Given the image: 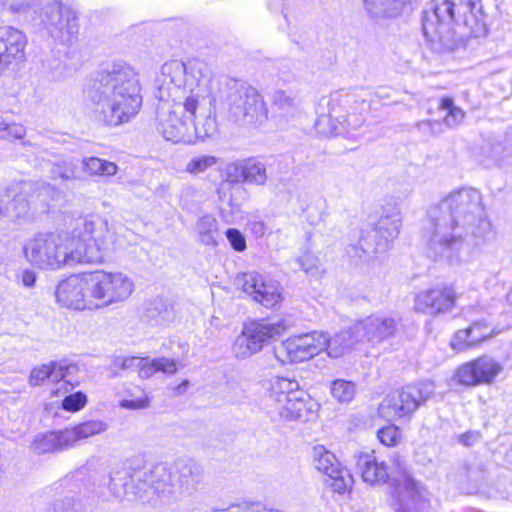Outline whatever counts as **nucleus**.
<instances>
[{
    "mask_svg": "<svg viewBox=\"0 0 512 512\" xmlns=\"http://www.w3.org/2000/svg\"><path fill=\"white\" fill-rule=\"evenodd\" d=\"M422 238L433 259H452L464 245H481L494 238L485 217L481 194L473 188L451 192L427 213Z\"/></svg>",
    "mask_w": 512,
    "mask_h": 512,
    "instance_id": "1",
    "label": "nucleus"
},
{
    "mask_svg": "<svg viewBox=\"0 0 512 512\" xmlns=\"http://www.w3.org/2000/svg\"><path fill=\"white\" fill-rule=\"evenodd\" d=\"M204 64L171 60L164 63L155 79L156 128L173 143L191 142V120L210 96L211 79L203 74Z\"/></svg>",
    "mask_w": 512,
    "mask_h": 512,
    "instance_id": "2",
    "label": "nucleus"
},
{
    "mask_svg": "<svg viewBox=\"0 0 512 512\" xmlns=\"http://www.w3.org/2000/svg\"><path fill=\"white\" fill-rule=\"evenodd\" d=\"M122 244L106 219L85 215L75 219L65 237L54 233H38L24 245L26 260L44 270H57L78 263H101Z\"/></svg>",
    "mask_w": 512,
    "mask_h": 512,
    "instance_id": "3",
    "label": "nucleus"
},
{
    "mask_svg": "<svg viewBox=\"0 0 512 512\" xmlns=\"http://www.w3.org/2000/svg\"><path fill=\"white\" fill-rule=\"evenodd\" d=\"M138 72L125 62H114L97 72L85 90L96 121L118 127L137 116L143 97Z\"/></svg>",
    "mask_w": 512,
    "mask_h": 512,
    "instance_id": "4",
    "label": "nucleus"
},
{
    "mask_svg": "<svg viewBox=\"0 0 512 512\" xmlns=\"http://www.w3.org/2000/svg\"><path fill=\"white\" fill-rule=\"evenodd\" d=\"M424 36L431 43L450 49L455 36L480 37L486 35L485 14L481 0H436L424 11Z\"/></svg>",
    "mask_w": 512,
    "mask_h": 512,
    "instance_id": "5",
    "label": "nucleus"
},
{
    "mask_svg": "<svg viewBox=\"0 0 512 512\" xmlns=\"http://www.w3.org/2000/svg\"><path fill=\"white\" fill-rule=\"evenodd\" d=\"M2 7L19 19L69 41L78 32L76 12L62 0H2Z\"/></svg>",
    "mask_w": 512,
    "mask_h": 512,
    "instance_id": "6",
    "label": "nucleus"
},
{
    "mask_svg": "<svg viewBox=\"0 0 512 512\" xmlns=\"http://www.w3.org/2000/svg\"><path fill=\"white\" fill-rule=\"evenodd\" d=\"M107 487L113 498L134 501L143 500L150 490L157 494L172 493L175 486L171 465L161 462L149 468L115 467Z\"/></svg>",
    "mask_w": 512,
    "mask_h": 512,
    "instance_id": "7",
    "label": "nucleus"
},
{
    "mask_svg": "<svg viewBox=\"0 0 512 512\" xmlns=\"http://www.w3.org/2000/svg\"><path fill=\"white\" fill-rule=\"evenodd\" d=\"M401 218L397 210L382 215L377 223L366 225L360 230L356 242L346 247L347 256L355 264L377 258V254L386 252L400 232Z\"/></svg>",
    "mask_w": 512,
    "mask_h": 512,
    "instance_id": "8",
    "label": "nucleus"
},
{
    "mask_svg": "<svg viewBox=\"0 0 512 512\" xmlns=\"http://www.w3.org/2000/svg\"><path fill=\"white\" fill-rule=\"evenodd\" d=\"M219 99L229 118L235 122L261 124L267 118L268 110L262 96L245 82L227 80L219 91Z\"/></svg>",
    "mask_w": 512,
    "mask_h": 512,
    "instance_id": "9",
    "label": "nucleus"
},
{
    "mask_svg": "<svg viewBox=\"0 0 512 512\" xmlns=\"http://www.w3.org/2000/svg\"><path fill=\"white\" fill-rule=\"evenodd\" d=\"M304 391L296 380L276 377L270 381L267 394V407L272 417L284 421L306 419L309 410Z\"/></svg>",
    "mask_w": 512,
    "mask_h": 512,
    "instance_id": "10",
    "label": "nucleus"
},
{
    "mask_svg": "<svg viewBox=\"0 0 512 512\" xmlns=\"http://www.w3.org/2000/svg\"><path fill=\"white\" fill-rule=\"evenodd\" d=\"M358 102L356 94L350 92H335L331 94L328 102V113L318 115L315 128L324 136H335L345 130L356 129L360 126L355 115V104Z\"/></svg>",
    "mask_w": 512,
    "mask_h": 512,
    "instance_id": "11",
    "label": "nucleus"
},
{
    "mask_svg": "<svg viewBox=\"0 0 512 512\" xmlns=\"http://www.w3.org/2000/svg\"><path fill=\"white\" fill-rule=\"evenodd\" d=\"M88 276L95 310L125 301L134 290L133 281L122 272L96 270Z\"/></svg>",
    "mask_w": 512,
    "mask_h": 512,
    "instance_id": "12",
    "label": "nucleus"
},
{
    "mask_svg": "<svg viewBox=\"0 0 512 512\" xmlns=\"http://www.w3.org/2000/svg\"><path fill=\"white\" fill-rule=\"evenodd\" d=\"M434 389L435 386L431 381L407 385L397 394L385 397L379 406V413L391 418L408 416L433 395Z\"/></svg>",
    "mask_w": 512,
    "mask_h": 512,
    "instance_id": "13",
    "label": "nucleus"
},
{
    "mask_svg": "<svg viewBox=\"0 0 512 512\" xmlns=\"http://www.w3.org/2000/svg\"><path fill=\"white\" fill-rule=\"evenodd\" d=\"M483 314L488 313L482 311V307L479 310L474 307L467 310L466 315L470 317V324L467 328L460 329L454 333L450 341V345L454 350L463 352L479 347L500 333L486 317H475Z\"/></svg>",
    "mask_w": 512,
    "mask_h": 512,
    "instance_id": "14",
    "label": "nucleus"
},
{
    "mask_svg": "<svg viewBox=\"0 0 512 512\" xmlns=\"http://www.w3.org/2000/svg\"><path fill=\"white\" fill-rule=\"evenodd\" d=\"M235 285L266 308H273L282 300L279 283L257 272L238 274L235 278Z\"/></svg>",
    "mask_w": 512,
    "mask_h": 512,
    "instance_id": "15",
    "label": "nucleus"
},
{
    "mask_svg": "<svg viewBox=\"0 0 512 512\" xmlns=\"http://www.w3.org/2000/svg\"><path fill=\"white\" fill-rule=\"evenodd\" d=\"M312 457L314 467L325 475V484L333 492L343 494L352 487L353 477L350 471L340 464L332 452L322 445H317L313 447Z\"/></svg>",
    "mask_w": 512,
    "mask_h": 512,
    "instance_id": "16",
    "label": "nucleus"
},
{
    "mask_svg": "<svg viewBox=\"0 0 512 512\" xmlns=\"http://www.w3.org/2000/svg\"><path fill=\"white\" fill-rule=\"evenodd\" d=\"M503 370L502 363L489 355H482L459 366L455 371L454 379L467 387L490 385Z\"/></svg>",
    "mask_w": 512,
    "mask_h": 512,
    "instance_id": "17",
    "label": "nucleus"
},
{
    "mask_svg": "<svg viewBox=\"0 0 512 512\" xmlns=\"http://www.w3.org/2000/svg\"><path fill=\"white\" fill-rule=\"evenodd\" d=\"M88 273L71 275L62 280L56 289L57 302L74 310H95L91 298Z\"/></svg>",
    "mask_w": 512,
    "mask_h": 512,
    "instance_id": "18",
    "label": "nucleus"
},
{
    "mask_svg": "<svg viewBox=\"0 0 512 512\" xmlns=\"http://www.w3.org/2000/svg\"><path fill=\"white\" fill-rule=\"evenodd\" d=\"M323 343L317 339V331L294 336L275 347L274 356L282 364L303 362L318 355Z\"/></svg>",
    "mask_w": 512,
    "mask_h": 512,
    "instance_id": "19",
    "label": "nucleus"
},
{
    "mask_svg": "<svg viewBox=\"0 0 512 512\" xmlns=\"http://www.w3.org/2000/svg\"><path fill=\"white\" fill-rule=\"evenodd\" d=\"M457 299L453 285L437 284L422 290L414 298V309L430 316H437L451 311Z\"/></svg>",
    "mask_w": 512,
    "mask_h": 512,
    "instance_id": "20",
    "label": "nucleus"
},
{
    "mask_svg": "<svg viewBox=\"0 0 512 512\" xmlns=\"http://www.w3.org/2000/svg\"><path fill=\"white\" fill-rule=\"evenodd\" d=\"M26 46L27 37L23 31L12 26L0 27V75L25 61Z\"/></svg>",
    "mask_w": 512,
    "mask_h": 512,
    "instance_id": "21",
    "label": "nucleus"
},
{
    "mask_svg": "<svg viewBox=\"0 0 512 512\" xmlns=\"http://www.w3.org/2000/svg\"><path fill=\"white\" fill-rule=\"evenodd\" d=\"M397 329L398 321L396 319L382 315H371L354 324L357 339L374 344L394 336Z\"/></svg>",
    "mask_w": 512,
    "mask_h": 512,
    "instance_id": "22",
    "label": "nucleus"
},
{
    "mask_svg": "<svg viewBox=\"0 0 512 512\" xmlns=\"http://www.w3.org/2000/svg\"><path fill=\"white\" fill-rule=\"evenodd\" d=\"M357 467L361 473L363 481L370 485L383 484L390 478L393 484L398 487V497L404 490V477L407 476L413 480L400 465L399 476L397 478L391 476L387 471L386 465L383 462H378L375 456L371 454L361 455L357 461Z\"/></svg>",
    "mask_w": 512,
    "mask_h": 512,
    "instance_id": "23",
    "label": "nucleus"
},
{
    "mask_svg": "<svg viewBox=\"0 0 512 512\" xmlns=\"http://www.w3.org/2000/svg\"><path fill=\"white\" fill-rule=\"evenodd\" d=\"M367 17L375 23L396 20L413 9L416 0H361Z\"/></svg>",
    "mask_w": 512,
    "mask_h": 512,
    "instance_id": "24",
    "label": "nucleus"
},
{
    "mask_svg": "<svg viewBox=\"0 0 512 512\" xmlns=\"http://www.w3.org/2000/svg\"><path fill=\"white\" fill-rule=\"evenodd\" d=\"M480 161L485 166L497 165L503 169H512V136L483 145Z\"/></svg>",
    "mask_w": 512,
    "mask_h": 512,
    "instance_id": "25",
    "label": "nucleus"
},
{
    "mask_svg": "<svg viewBox=\"0 0 512 512\" xmlns=\"http://www.w3.org/2000/svg\"><path fill=\"white\" fill-rule=\"evenodd\" d=\"M174 486L184 490L194 489L203 480V469L193 459L180 458L171 464Z\"/></svg>",
    "mask_w": 512,
    "mask_h": 512,
    "instance_id": "26",
    "label": "nucleus"
},
{
    "mask_svg": "<svg viewBox=\"0 0 512 512\" xmlns=\"http://www.w3.org/2000/svg\"><path fill=\"white\" fill-rule=\"evenodd\" d=\"M404 490L399 496L397 512H429L430 503L419 484L405 476Z\"/></svg>",
    "mask_w": 512,
    "mask_h": 512,
    "instance_id": "27",
    "label": "nucleus"
},
{
    "mask_svg": "<svg viewBox=\"0 0 512 512\" xmlns=\"http://www.w3.org/2000/svg\"><path fill=\"white\" fill-rule=\"evenodd\" d=\"M287 327L286 321L283 319H278L276 321L261 319L244 325V328L250 337L254 341L258 342L260 351L270 339L283 334Z\"/></svg>",
    "mask_w": 512,
    "mask_h": 512,
    "instance_id": "28",
    "label": "nucleus"
},
{
    "mask_svg": "<svg viewBox=\"0 0 512 512\" xmlns=\"http://www.w3.org/2000/svg\"><path fill=\"white\" fill-rule=\"evenodd\" d=\"M317 339L324 342L321 345V352L326 351L327 354L332 358H338L344 355L356 342L359 341L354 332V326L352 330H345L335 334L333 337H328L323 332H317Z\"/></svg>",
    "mask_w": 512,
    "mask_h": 512,
    "instance_id": "29",
    "label": "nucleus"
},
{
    "mask_svg": "<svg viewBox=\"0 0 512 512\" xmlns=\"http://www.w3.org/2000/svg\"><path fill=\"white\" fill-rule=\"evenodd\" d=\"M67 436L66 429L39 434L31 443V449L37 454L52 453L69 449L71 448V445L68 439H66Z\"/></svg>",
    "mask_w": 512,
    "mask_h": 512,
    "instance_id": "30",
    "label": "nucleus"
},
{
    "mask_svg": "<svg viewBox=\"0 0 512 512\" xmlns=\"http://www.w3.org/2000/svg\"><path fill=\"white\" fill-rule=\"evenodd\" d=\"M209 100L211 102H206V104L201 108L197 109V111L207 110L208 114L204 116H195L189 120L191 122V132L192 136L195 135L199 139H205L214 136L218 131V124L216 121L215 115L212 114L211 106L213 101L215 100L212 97V91L210 90Z\"/></svg>",
    "mask_w": 512,
    "mask_h": 512,
    "instance_id": "31",
    "label": "nucleus"
},
{
    "mask_svg": "<svg viewBox=\"0 0 512 512\" xmlns=\"http://www.w3.org/2000/svg\"><path fill=\"white\" fill-rule=\"evenodd\" d=\"M108 424L103 420L93 419L82 422L74 427L66 428V439L73 447L78 441L101 434L108 430Z\"/></svg>",
    "mask_w": 512,
    "mask_h": 512,
    "instance_id": "32",
    "label": "nucleus"
},
{
    "mask_svg": "<svg viewBox=\"0 0 512 512\" xmlns=\"http://www.w3.org/2000/svg\"><path fill=\"white\" fill-rule=\"evenodd\" d=\"M177 371V365L174 360L161 357L155 359L143 358L138 375L142 379H148L157 372L165 374H174Z\"/></svg>",
    "mask_w": 512,
    "mask_h": 512,
    "instance_id": "33",
    "label": "nucleus"
},
{
    "mask_svg": "<svg viewBox=\"0 0 512 512\" xmlns=\"http://www.w3.org/2000/svg\"><path fill=\"white\" fill-rule=\"evenodd\" d=\"M173 316L171 306L162 299H154L145 306L144 317L151 325H163Z\"/></svg>",
    "mask_w": 512,
    "mask_h": 512,
    "instance_id": "34",
    "label": "nucleus"
},
{
    "mask_svg": "<svg viewBox=\"0 0 512 512\" xmlns=\"http://www.w3.org/2000/svg\"><path fill=\"white\" fill-rule=\"evenodd\" d=\"M30 188V184L23 183L21 187H19V192L14 188H10L12 193L11 199L8 202L9 215L7 217L14 218H27L30 211V204L26 197V188Z\"/></svg>",
    "mask_w": 512,
    "mask_h": 512,
    "instance_id": "35",
    "label": "nucleus"
},
{
    "mask_svg": "<svg viewBox=\"0 0 512 512\" xmlns=\"http://www.w3.org/2000/svg\"><path fill=\"white\" fill-rule=\"evenodd\" d=\"M244 181L247 184L263 186L268 180L267 170L264 163L256 158L244 159Z\"/></svg>",
    "mask_w": 512,
    "mask_h": 512,
    "instance_id": "36",
    "label": "nucleus"
},
{
    "mask_svg": "<svg viewBox=\"0 0 512 512\" xmlns=\"http://www.w3.org/2000/svg\"><path fill=\"white\" fill-rule=\"evenodd\" d=\"M55 361L34 367L29 375L28 383L30 386H40L46 380L51 382H59L62 374L60 370H55Z\"/></svg>",
    "mask_w": 512,
    "mask_h": 512,
    "instance_id": "37",
    "label": "nucleus"
},
{
    "mask_svg": "<svg viewBox=\"0 0 512 512\" xmlns=\"http://www.w3.org/2000/svg\"><path fill=\"white\" fill-rule=\"evenodd\" d=\"M82 166L83 170L91 176H113L118 170V167L114 162L100 159L98 157L84 158Z\"/></svg>",
    "mask_w": 512,
    "mask_h": 512,
    "instance_id": "38",
    "label": "nucleus"
},
{
    "mask_svg": "<svg viewBox=\"0 0 512 512\" xmlns=\"http://www.w3.org/2000/svg\"><path fill=\"white\" fill-rule=\"evenodd\" d=\"M259 351L258 342L254 341L243 327L242 332L237 336L233 343V355L237 359H246Z\"/></svg>",
    "mask_w": 512,
    "mask_h": 512,
    "instance_id": "39",
    "label": "nucleus"
},
{
    "mask_svg": "<svg viewBox=\"0 0 512 512\" xmlns=\"http://www.w3.org/2000/svg\"><path fill=\"white\" fill-rule=\"evenodd\" d=\"M196 231L200 241L205 245H215V233L217 232V220L212 215H204L196 223Z\"/></svg>",
    "mask_w": 512,
    "mask_h": 512,
    "instance_id": "40",
    "label": "nucleus"
},
{
    "mask_svg": "<svg viewBox=\"0 0 512 512\" xmlns=\"http://www.w3.org/2000/svg\"><path fill=\"white\" fill-rule=\"evenodd\" d=\"M439 109L447 112L444 123L448 127H457L464 119V111L454 105V101L450 97H444L440 100Z\"/></svg>",
    "mask_w": 512,
    "mask_h": 512,
    "instance_id": "41",
    "label": "nucleus"
},
{
    "mask_svg": "<svg viewBox=\"0 0 512 512\" xmlns=\"http://www.w3.org/2000/svg\"><path fill=\"white\" fill-rule=\"evenodd\" d=\"M331 395L340 403H349L355 396L356 387L353 382L338 379L331 383Z\"/></svg>",
    "mask_w": 512,
    "mask_h": 512,
    "instance_id": "42",
    "label": "nucleus"
},
{
    "mask_svg": "<svg viewBox=\"0 0 512 512\" xmlns=\"http://www.w3.org/2000/svg\"><path fill=\"white\" fill-rule=\"evenodd\" d=\"M76 168L72 159H63L51 163L50 173L54 179L70 180L75 177Z\"/></svg>",
    "mask_w": 512,
    "mask_h": 512,
    "instance_id": "43",
    "label": "nucleus"
},
{
    "mask_svg": "<svg viewBox=\"0 0 512 512\" xmlns=\"http://www.w3.org/2000/svg\"><path fill=\"white\" fill-rule=\"evenodd\" d=\"M218 163V158L211 155H201L192 158L186 165V171L197 175L206 172Z\"/></svg>",
    "mask_w": 512,
    "mask_h": 512,
    "instance_id": "44",
    "label": "nucleus"
},
{
    "mask_svg": "<svg viewBox=\"0 0 512 512\" xmlns=\"http://www.w3.org/2000/svg\"><path fill=\"white\" fill-rule=\"evenodd\" d=\"M272 100L275 106L287 113H292L298 108V100L281 90L273 94Z\"/></svg>",
    "mask_w": 512,
    "mask_h": 512,
    "instance_id": "45",
    "label": "nucleus"
},
{
    "mask_svg": "<svg viewBox=\"0 0 512 512\" xmlns=\"http://www.w3.org/2000/svg\"><path fill=\"white\" fill-rule=\"evenodd\" d=\"M44 512H82L81 504L73 498L55 500Z\"/></svg>",
    "mask_w": 512,
    "mask_h": 512,
    "instance_id": "46",
    "label": "nucleus"
},
{
    "mask_svg": "<svg viewBox=\"0 0 512 512\" xmlns=\"http://www.w3.org/2000/svg\"><path fill=\"white\" fill-rule=\"evenodd\" d=\"M26 129L21 124L6 123L0 118V139H21L24 137Z\"/></svg>",
    "mask_w": 512,
    "mask_h": 512,
    "instance_id": "47",
    "label": "nucleus"
},
{
    "mask_svg": "<svg viewBox=\"0 0 512 512\" xmlns=\"http://www.w3.org/2000/svg\"><path fill=\"white\" fill-rule=\"evenodd\" d=\"M87 403V396L81 392H75L67 395L62 400V408L68 412H77L81 410Z\"/></svg>",
    "mask_w": 512,
    "mask_h": 512,
    "instance_id": "48",
    "label": "nucleus"
},
{
    "mask_svg": "<svg viewBox=\"0 0 512 512\" xmlns=\"http://www.w3.org/2000/svg\"><path fill=\"white\" fill-rule=\"evenodd\" d=\"M466 478L475 487H481L486 482V471L480 463H471L466 467Z\"/></svg>",
    "mask_w": 512,
    "mask_h": 512,
    "instance_id": "49",
    "label": "nucleus"
},
{
    "mask_svg": "<svg viewBox=\"0 0 512 512\" xmlns=\"http://www.w3.org/2000/svg\"><path fill=\"white\" fill-rule=\"evenodd\" d=\"M225 234L231 247L234 250L241 252L246 249V239L239 230L235 228H229Z\"/></svg>",
    "mask_w": 512,
    "mask_h": 512,
    "instance_id": "50",
    "label": "nucleus"
},
{
    "mask_svg": "<svg viewBox=\"0 0 512 512\" xmlns=\"http://www.w3.org/2000/svg\"><path fill=\"white\" fill-rule=\"evenodd\" d=\"M55 370H61L59 371L61 376V380H63L66 384H70L73 387V374L78 371V367L75 364H67L64 362H56L55 361Z\"/></svg>",
    "mask_w": 512,
    "mask_h": 512,
    "instance_id": "51",
    "label": "nucleus"
},
{
    "mask_svg": "<svg viewBox=\"0 0 512 512\" xmlns=\"http://www.w3.org/2000/svg\"><path fill=\"white\" fill-rule=\"evenodd\" d=\"M244 160L228 165L227 177L234 183H245Z\"/></svg>",
    "mask_w": 512,
    "mask_h": 512,
    "instance_id": "52",
    "label": "nucleus"
},
{
    "mask_svg": "<svg viewBox=\"0 0 512 512\" xmlns=\"http://www.w3.org/2000/svg\"><path fill=\"white\" fill-rule=\"evenodd\" d=\"M377 436L381 443L386 446H392L395 444L398 437V429L394 425H389L380 429Z\"/></svg>",
    "mask_w": 512,
    "mask_h": 512,
    "instance_id": "53",
    "label": "nucleus"
},
{
    "mask_svg": "<svg viewBox=\"0 0 512 512\" xmlns=\"http://www.w3.org/2000/svg\"><path fill=\"white\" fill-rule=\"evenodd\" d=\"M149 400L146 396H141L138 398H131V399H123L120 402V406L126 409L130 410H138V409H144L148 407Z\"/></svg>",
    "mask_w": 512,
    "mask_h": 512,
    "instance_id": "54",
    "label": "nucleus"
},
{
    "mask_svg": "<svg viewBox=\"0 0 512 512\" xmlns=\"http://www.w3.org/2000/svg\"><path fill=\"white\" fill-rule=\"evenodd\" d=\"M295 263L298 265L299 269L309 272L312 268L315 267V258L310 254H304L295 259Z\"/></svg>",
    "mask_w": 512,
    "mask_h": 512,
    "instance_id": "55",
    "label": "nucleus"
},
{
    "mask_svg": "<svg viewBox=\"0 0 512 512\" xmlns=\"http://www.w3.org/2000/svg\"><path fill=\"white\" fill-rule=\"evenodd\" d=\"M11 196L10 188L0 190V218L9 215L8 202Z\"/></svg>",
    "mask_w": 512,
    "mask_h": 512,
    "instance_id": "56",
    "label": "nucleus"
},
{
    "mask_svg": "<svg viewBox=\"0 0 512 512\" xmlns=\"http://www.w3.org/2000/svg\"><path fill=\"white\" fill-rule=\"evenodd\" d=\"M19 278L24 287L32 288L36 282V273L31 269H25L21 271Z\"/></svg>",
    "mask_w": 512,
    "mask_h": 512,
    "instance_id": "57",
    "label": "nucleus"
},
{
    "mask_svg": "<svg viewBox=\"0 0 512 512\" xmlns=\"http://www.w3.org/2000/svg\"><path fill=\"white\" fill-rule=\"evenodd\" d=\"M142 359L143 358H140V357H136V356H132V357H127V358H124L121 360V368L123 370H139L140 368V365L142 363Z\"/></svg>",
    "mask_w": 512,
    "mask_h": 512,
    "instance_id": "58",
    "label": "nucleus"
},
{
    "mask_svg": "<svg viewBox=\"0 0 512 512\" xmlns=\"http://www.w3.org/2000/svg\"><path fill=\"white\" fill-rule=\"evenodd\" d=\"M480 439V433L469 431L459 436V442L465 446H472Z\"/></svg>",
    "mask_w": 512,
    "mask_h": 512,
    "instance_id": "59",
    "label": "nucleus"
},
{
    "mask_svg": "<svg viewBox=\"0 0 512 512\" xmlns=\"http://www.w3.org/2000/svg\"><path fill=\"white\" fill-rule=\"evenodd\" d=\"M439 123L438 122H435V121H430V120H425V121H420L416 124L418 130L424 132V133H429V134H433V126L434 125H438Z\"/></svg>",
    "mask_w": 512,
    "mask_h": 512,
    "instance_id": "60",
    "label": "nucleus"
},
{
    "mask_svg": "<svg viewBox=\"0 0 512 512\" xmlns=\"http://www.w3.org/2000/svg\"><path fill=\"white\" fill-rule=\"evenodd\" d=\"M248 512H282L278 509L268 508L260 503L249 504Z\"/></svg>",
    "mask_w": 512,
    "mask_h": 512,
    "instance_id": "61",
    "label": "nucleus"
},
{
    "mask_svg": "<svg viewBox=\"0 0 512 512\" xmlns=\"http://www.w3.org/2000/svg\"><path fill=\"white\" fill-rule=\"evenodd\" d=\"M249 505H231L225 509H218L214 512H248Z\"/></svg>",
    "mask_w": 512,
    "mask_h": 512,
    "instance_id": "62",
    "label": "nucleus"
},
{
    "mask_svg": "<svg viewBox=\"0 0 512 512\" xmlns=\"http://www.w3.org/2000/svg\"><path fill=\"white\" fill-rule=\"evenodd\" d=\"M50 189H51V186H50L49 184H47V185H42V187H41V190H42V191H48V190H50Z\"/></svg>",
    "mask_w": 512,
    "mask_h": 512,
    "instance_id": "63",
    "label": "nucleus"
}]
</instances>
